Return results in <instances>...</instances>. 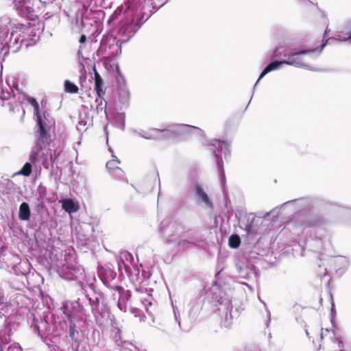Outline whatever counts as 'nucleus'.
<instances>
[{"instance_id": "1", "label": "nucleus", "mask_w": 351, "mask_h": 351, "mask_svg": "<svg viewBox=\"0 0 351 351\" xmlns=\"http://www.w3.org/2000/svg\"><path fill=\"white\" fill-rule=\"evenodd\" d=\"M47 127L48 126L45 122L39 118L36 145L32 149L29 158L32 163L40 161L45 169L49 168L48 156L51 154V150L48 148L49 136L47 132Z\"/></svg>"}, {"instance_id": "38", "label": "nucleus", "mask_w": 351, "mask_h": 351, "mask_svg": "<svg viewBox=\"0 0 351 351\" xmlns=\"http://www.w3.org/2000/svg\"><path fill=\"white\" fill-rule=\"evenodd\" d=\"M5 343L3 342L1 337H0V351H4L5 350Z\"/></svg>"}, {"instance_id": "45", "label": "nucleus", "mask_w": 351, "mask_h": 351, "mask_svg": "<svg viewBox=\"0 0 351 351\" xmlns=\"http://www.w3.org/2000/svg\"><path fill=\"white\" fill-rule=\"evenodd\" d=\"M85 40H86L85 36H82L81 38H80V42H83Z\"/></svg>"}, {"instance_id": "26", "label": "nucleus", "mask_w": 351, "mask_h": 351, "mask_svg": "<svg viewBox=\"0 0 351 351\" xmlns=\"http://www.w3.org/2000/svg\"><path fill=\"white\" fill-rule=\"evenodd\" d=\"M95 86L97 93L99 96H101L104 94V91L103 90V80L98 73H95Z\"/></svg>"}, {"instance_id": "22", "label": "nucleus", "mask_w": 351, "mask_h": 351, "mask_svg": "<svg viewBox=\"0 0 351 351\" xmlns=\"http://www.w3.org/2000/svg\"><path fill=\"white\" fill-rule=\"evenodd\" d=\"M182 237H186L189 240H196L194 243H192V245H196L200 242H202V238L199 236L197 232L195 230H190L187 232H185Z\"/></svg>"}, {"instance_id": "50", "label": "nucleus", "mask_w": 351, "mask_h": 351, "mask_svg": "<svg viewBox=\"0 0 351 351\" xmlns=\"http://www.w3.org/2000/svg\"><path fill=\"white\" fill-rule=\"evenodd\" d=\"M341 351H343L342 350Z\"/></svg>"}, {"instance_id": "41", "label": "nucleus", "mask_w": 351, "mask_h": 351, "mask_svg": "<svg viewBox=\"0 0 351 351\" xmlns=\"http://www.w3.org/2000/svg\"><path fill=\"white\" fill-rule=\"evenodd\" d=\"M278 50H279V49H278V48H276V49H275V51H274V53H273V57H274V58H277V57H278V56H279V55H280V53L278 51Z\"/></svg>"}, {"instance_id": "20", "label": "nucleus", "mask_w": 351, "mask_h": 351, "mask_svg": "<svg viewBox=\"0 0 351 351\" xmlns=\"http://www.w3.org/2000/svg\"><path fill=\"white\" fill-rule=\"evenodd\" d=\"M30 209L27 203L23 202L19 207V217L22 221H28L30 219Z\"/></svg>"}, {"instance_id": "32", "label": "nucleus", "mask_w": 351, "mask_h": 351, "mask_svg": "<svg viewBox=\"0 0 351 351\" xmlns=\"http://www.w3.org/2000/svg\"><path fill=\"white\" fill-rule=\"evenodd\" d=\"M4 351H22V349L19 343H14L7 346L8 343H5Z\"/></svg>"}, {"instance_id": "4", "label": "nucleus", "mask_w": 351, "mask_h": 351, "mask_svg": "<svg viewBox=\"0 0 351 351\" xmlns=\"http://www.w3.org/2000/svg\"><path fill=\"white\" fill-rule=\"evenodd\" d=\"M181 226L174 221L164 219L161 221L159 232L164 241L167 243H176L181 237Z\"/></svg>"}, {"instance_id": "37", "label": "nucleus", "mask_w": 351, "mask_h": 351, "mask_svg": "<svg viewBox=\"0 0 351 351\" xmlns=\"http://www.w3.org/2000/svg\"><path fill=\"white\" fill-rule=\"evenodd\" d=\"M336 39L341 41H348L350 43H351V31L348 37L342 36L341 35H337Z\"/></svg>"}, {"instance_id": "33", "label": "nucleus", "mask_w": 351, "mask_h": 351, "mask_svg": "<svg viewBox=\"0 0 351 351\" xmlns=\"http://www.w3.org/2000/svg\"><path fill=\"white\" fill-rule=\"evenodd\" d=\"M29 101L34 107L35 113L37 117V123L38 124L39 118L42 120L41 116L39 114L38 112V104L34 98H30Z\"/></svg>"}, {"instance_id": "14", "label": "nucleus", "mask_w": 351, "mask_h": 351, "mask_svg": "<svg viewBox=\"0 0 351 351\" xmlns=\"http://www.w3.org/2000/svg\"><path fill=\"white\" fill-rule=\"evenodd\" d=\"M13 5L18 14L22 16H27L34 11L30 0H14Z\"/></svg>"}, {"instance_id": "9", "label": "nucleus", "mask_w": 351, "mask_h": 351, "mask_svg": "<svg viewBox=\"0 0 351 351\" xmlns=\"http://www.w3.org/2000/svg\"><path fill=\"white\" fill-rule=\"evenodd\" d=\"M114 293L112 294L114 300H117V306L121 311L125 312L127 310V302L130 298V292L125 290L121 286H114L112 287Z\"/></svg>"}, {"instance_id": "42", "label": "nucleus", "mask_w": 351, "mask_h": 351, "mask_svg": "<svg viewBox=\"0 0 351 351\" xmlns=\"http://www.w3.org/2000/svg\"><path fill=\"white\" fill-rule=\"evenodd\" d=\"M267 318H268V319L266 321L265 325H266L267 327H268L269 324V322H270V313H269V311L268 310H267Z\"/></svg>"}, {"instance_id": "8", "label": "nucleus", "mask_w": 351, "mask_h": 351, "mask_svg": "<svg viewBox=\"0 0 351 351\" xmlns=\"http://www.w3.org/2000/svg\"><path fill=\"white\" fill-rule=\"evenodd\" d=\"M315 50L316 49L291 51L287 49L284 53V57L286 58V59L283 60V62H285L286 64L291 65L295 67L308 68V66L304 63L302 56L310 53L315 51Z\"/></svg>"}, {"instance_id": "3", "label": "nucleus", "mask_w": 351, "mask_h": 351, "mask_svg": "<svg viewBox=\"0 0 351 351\" xmlns=\"http://www.w3.org/2000/svg\"><path fill=\"white\" fill-rule=\"evenodd\" d=\"M29 29L23 27L19 24L15 26L11 31L10 35H8L9 29L5 26L0 25V45H3L8 49L13 48L14 50L21 47L22 43H25V34Z\"/></svg>"}, {"instance_id": "39", "label": "nucleus", "mask_w": 351, "mask_h": 351, "mask_svg": "<svg viewBox=\"0 0 351 351\" xmlns=\"http://www.w3.org/2000/svg\"><path fill=\"white\" fill-rule=\"evenodd\" d=\"M118 265H119V270H121V268H122L123 265L125 268L126 271L128 270V267L125 265V264L124 263L123 261H121V263L119 261L118 262Z\"/></svg>"}, {"instance_id": "35", "label": "nucleus", "mask_w": 351, "mask_h": 351, "mask_svg": "<svg viewBox=\"0 0 351 351\" xmlns=\"http://www.w3.org/2000/svg\"><path fill=\"white\" fill-rule=\"evenodd\" d=\"M8 97H9V93L8 92H5L3 90L2 84L0 82V99L3 100V99H8Z\"/></svg>"}, {"instance_id": "11", "label": "nucleus", "mask_w": 351, "mask_h": 351, "mask_svg": "<svg viewBox=\"0 0 351 351\" xmlns=\"http://www.w3.org/2000/svg\"><path fill=\"white\" fill-rule=\"evenodd\" d=\"M193 191L196 201L199 204L204 205L208 208H213V202L201 184L195 183L193 186Z\"/></svg>"}, {"instance_id": "28", "label": "nucleus", "mask_w": 351, "mask_h": 351, "mask_svg": "<svg viewBox=\"0 0 351 351\" xmlns=\"http://www.w3.org/2000/svg\"><path fill=\"white\" fill-rule=\"evenodd\" d=\"M64 88L66 92L70 93H77L79 90L78 87L75 84L71 82L69 80L65 81Z\"/></svg>"}, {"instance_id": "15", "label": "nucleus", "mask_w": 351, "mask_h": 351, "mask_svg": "<svg viewBox=\"0 0 351 351\" xmlns=\"http://www.w3.org/2000/svg\"><path fill=\"white\" fill-rule=\"evenodd\" d=\"M91 306V312L97 324H102V314L99 309V298L98 296L87 297Z\"/></svg>"}, {"instance_id": "43", "label": "nucleus", "mask_w": 351, "mask_h": 351, "mask_svg": "<svg viewBox=\"0 0 351 351\" xmlns=\"http://www.w3.org/2000/svg\"><path fill=\"white\" fill-rule=\"evenodd\" d=\"M137 311H138L137 308H131L132 313L136 314Z\"/></svg>"}, {"instance_id": "46", "label": "nucleus", "mask_w": 351, "mask_h": 351, "mask_svg": "<svg viewBox=\"0 0 351 351\" xmlns=\"http://www.w3.org/2000/svg\"><path fill=\"white\" fill-rule=\"evenodd\" d=\"M325 45H326V43H324V44L322 45L321 48H320V49L319 51V53L322 51V50L323 49V48L324 47Z\"/></svg>"}, {"instance_id": "31", "label": "nucleus", "mask_w": 351, "mask_h": 351, "mask_svg": "<svg viewBox=\"0 0 351 351\" xmlns=\"http://www.w3.org/2000/svg\"><path fill=\"white\" fill-rule=\"evenodd\" d=\"M122 8H117L114 12L112 14V15L110 16L108 23L110 24L112 22L114 21L116 19L119 18V16H121L122 13Z\"/></svg>"}, {"instance_id": "21", "label": "nucleus", "mask_w": 351, "mask_h": 351, "mask_svg": "<svg viewBox=\"0 0 351 351\" xmlns=\"http://www.w3.org/2000/svg\"><path fill=\"white\" fill-rule=\"evenodd\" d=\"M15 189V184L9 179L3 180L0 182V192L10 193Z\"/></svg>"}, {"instance_id": "44", "label": "nucleus", "mask_w": 351, "mask_h": 351, "mask_svg": "<svg viewBox=\"0 0 351 351\" xmlns=\"http://www.w3.org/2000/svg\"><path fill=\"white\" fill-rule=\"evenodd\" d=\"M251 227H252V226H251L250 224V225H247V226H246L245 230H247V232H250V230H251Z\"/></svg>"}, {"instance_id": "18", "label": "nucleus", "mask_w": 351, "mask_h": 351, "mask_svg": "<svg viewBox=\"0 0 351 351\" xmlns=\"http://www.w3.org/2000/svg\"><path fill=\"white\" fill-rule=\"evenodd\" d=\"M59 203L61 204L62 209L69 213H75L79 209L77 202L71 199H62L59 201Z\"/></svg>"}, {"instance_id": "6", "label": "nucleus", "mask_w": 351, "mask_h": 351, "mask_svg": "<svg viewBox=\"0 0 351 351\" xmlns=\"http://www.w3.org/2000/svg\"><path fill=\"white\" fill-rule=\"evenodd\" d=\"M210 145L211 146L210 150L213 152L214 156L216 158V162L219 170L221 176L223 179L225 177V173L223 171V165L222 160V156H219V153L221 152V154L224 156L226 158L227 156L229 155V147L230 143L226 141H221L217 139L212 140L210 143Z\"/></svg>"}, {"instance_id": "7", "label": "nucleus", "mask_w": 351, "mask_h": 351, "mask_svg": "<svg viewBox=\"0 0 351 351\" xmlns=\"http://www.w3.org/2000/svg\"><path fill=\"white\" fill-rule=\"evenodd\" d=\"M136 21L134 18L122 21L118 30L121 43L128 41L141 27V24Z\"/></svg>"}, {"instance_id": "25", "label": "nucleus", "mask_w": 351, "mask_h": 351, "mask_svg": "<svg viewBox=\"0 0 351 351\" xmlns=\"http://www.w3.org/2000/svg\"><path fill=\"white\" fill-rule=\"evenodd\" d=\"M119 163H120V161L118 159H114L111 161H108L106 163V168L110 171H111V173L114 171L117 173L118 176H121L123 172L119 167L116 166L117 164H119Z\"/></svg>"}, {"instance_id": "30", "label": "nucleus", "mask_w": 351, "mask_h": 351, "mask_svg": "<svg viewBox=\"0 0 351 351\" xmlns=\"http://www.w3.org/2000/svg\"><path fill=\"white\" fill-rule=\"evenodd\" d=\"M32 162H26L18 174L29 176L32 172Z\"/></svg>"}, {"instance_id": "29", "label": "nucleus", "mask_w": 351, "mask_h": 351, "mask_svg": "<svg viewBox=\"0 0 351 351\" xmlns=\"http://www.w3.org/2000/svg\"><path fill=\"white\" fill-rule=\"evenodd\" d=\"M229 245L232 248H237L239 246L241 240L238 235H231L228 240Z\"/></svg>"}, {"instance_id": "5", "label": "nucleus", "mask_w": 351, "mask_h": 351, "mask_svg": "<svg viewBox=\"0 0 351 351\" xmlns=\"http://www.w3.org/2000/svg\"><path fill=\"white\" fill-rule=\"evenodd\" d=\"M64 319L67 323H76L85 317V310L77 302H66L62 307Z\"/></svg>"}, {"instance_id": "36", "label": "nucleus", "mask_w": 351, "mask_h": 351, "mask_svg": "<svg viewBox=\"0 0 351 351\" xmlns=\"http://www.w3.org/2000/svg\"><path fill=\"white\" fill-rule=\"evenodd\" d=\"M7 302V297L5 295L3 290L1 288H0V305L5 304Z\"/></svg>"}, {"instance_id": "13", "label": "nucleus", "mask_w": 351, "mask_h": 351, "mask_svg": "<svg viewBox=\"0 0 351 351\" xmlns=\"http://www.w3.org/2000/svg\"><path fill=\"white\" fill-rule=\"evenodd\" d=\"M236 267L241 278L248 280L256 276L254 266L246 261H238Z\"/></svg>"}, {"instance_id": "49", "label": "nucleus", "mask_w": 351, "mask_h": 351, "mask_svg": "<svg viewBox=\"0 0 351 351\" xmlns=\"http://www.w3.org/2000/svg\"><path fill=\"white\" fill-rule=\"evenodd\" d=\"M112 156L113 158H116V157H115V156H114L113 154H112Z\"/></svg>"}, {"instance_id": "24", "label": "nucleus", "mask_w": 351, "mask_h": 351, "mask_svg": "<svg viewBox=\"0 0 351 351\" xmlns=\"http://www.w3.org/2000/svg\"><path fill=\"white\" fill-rule=\"evenodd\" d=\"M289 204H294L300 209H304L309 205V200L306 198H301L298 199L288 201L283 204L282 206Z\"/></svg>"}, {"instance_id": "23", "label": "nucleus", "mask_w": 351, "mask_h": 351, "mask_svg": "<svg viewBox=\"0 0 351 351\" xmlns=\"http://www.w3.org/2000/svg\"><path fill=\"white\" fill-rule=\"evenodd\" d=\"M47 325L48 324L45 320L40 319L38 321L34 319L32 326L34 331L36 332L39 336L42 337L41 332L44 328H47Z\"/></svg>"}, {"instance_id": "17", "label": "nucleus", "mask_w": 351, "mask_h": 351, "mask_svg": "<svg viewBox=\"0 0 351 351\" xmlns=\"http://www.w3.org/2000/svg\"><path fill=\"white\" fill-rule=\"evenodd\" d=\"M203 303V300L201 296H198L192 300L189 304V316L195 318L197 314L199 312Z\"/></svg>"}, {"instance_id": "40", "label": "nucleus", "mask_w": 351, "mask_h": 351, "mask_svg": "<svg viewBox=\"0 0 351 351\" xmlns=\"http://www.w3.org/2000/svg\"><path fill=\"white\" fill-rule=\"evenodd\" d=\"M145 301H146V302H147V303H146V304H145V307L146 311H147L148 313H150V311H149V308H148L147 305L151 306V305H152V302H151L150 301L147 300H146Z\"/></svg>"}, {"instance_id": "34", "label": "nucleus", "mask_w": 351, "mask_h": 351, "mask_svg": "<svg viewBox=\"0 0 351 351\" xmlns=\"http://www.w3.org/2000/svg\"><path fill=\"white\" fill-rule=\"evenodd\" d=\"M76 323H69V335L73 338L77 331L75 329Z\"/></svg>"}, {"instance_id": "12", "label": "nucleus", "mask_w": 351, "mask_h": 351, "mask_svg": "<svg viewBox=\"0 0 351 351\" xmlns=\"http://www.w3.org/2000/svg\"><path fill=\"white\" fill-rule=\"evenodd\" d=\"M298 223L300 226L306 228L317 227L323 223L320 217L313 215H300L298 218Z\"/></svg>"}, {"instance_id": "19", "label": "nucleus", "mask_w": 351, "mask_h": 351, "mask_svg": "<svg viewBox=\"0 0 351 351\" xmlns=\"http://www.w3.org/2000/svg\"><path fill=\"white\" fill-rule=\"evenodd\" d=\"M285 64V62H283V60L282 61H274V62H271V63H269L264 69L263 71H262V73H261L258 80L256 81V84H255V86L257 85V84L258 83V82L260 81V80L261 78H263L267 73H268L269 72L271 71H274V70H276L277 69H278V67L281 65V64Z\"/></svg>"}, {"instance_id": "10", "label": "nucleus", "mask_w": 351, "mask_h": 351, "mask_svg": "<svg viewBox=\"0 0 351 351\" xmlns=\"http://www.w3.org/2000/svg\"><path fill=\"white\" fill-rule=\"evenodd\" d=\"M217 302L221 306L219 310L225 313L222 318V324L224 327L228 328L231 326L232 320L230 300L228 298H223L222 296H221L219 299L217 300Z\"/></svg>"}, {"instance_id": "16", "label": "nucleus", "mask_w": 351, "mask_h": 351, "mask_svg": "<svg viewBox=\"0 0 351 351\" xmlns=\"http://www.w3.org/2000/svg\"><path fill=\"white\" fill-rule=\"evenodd\" d=\"M79 274H80V270L75 267L62 268L59 271L60 276L67 280L77 279Z\"/></svg>"}, {"instance_id": "48", "label": "nucleus", "mask_w": 351, "mask_h": 351, "mask_svg": "<svg viewBox=\"0 0 351 351\" xmlns=\"http://www.w3.org/2000/svg\"><path fill=\"white\" fill-rule=\"evenodd\" d=\"M123 128H124V123H123V124H122V128L123 129Z\"/></svg>"}, {"instance_id": "2", "label": "nucleus", "mask_w": 351, "mask_h": 351, "mask_svg": "<svg viewBox=\"0 0 351 351\" xmlns=\"http://www.w3.org/2000/svg\"><path fill=\"white\" fill-rule=\"evenodd\" d=\"M193 130L196 131L199 135L204 134V132L201 129L185 124L173 125L170 128L163 130L156 128L150 129L148 131L142 130L139 134L146 139L163 140L189 134Z\"/></svg>"}, {"instance_id": "47", "label": "nucleus", "mask_w": 351, "mask_h": 351, "mask_svg": "<svg viewBox=\"0 0 351 351\" xmlns=\"http://www.w3.org/2000/svg\"><path fill=\"white\" fill-rule=\"evenodd\" d=\"M174 313H176L175 311H174ZM175 318H176V320L178 322V324L180 325V322L178 321L176 314H175Z\"/></svg>"}, {"instance_id": "27", "label": "nucleus", "mask_w": 351, "mask_h": 351, "mask_svg": "<svg viewBox=\"0 0 351 351\" xmlns=\"http://www.w3.org/2000/svg\"><path fill=\"white\" fill-rule=\"evenodd\" d=\"M196 240H189L186 237H182V239H180V238L178 239V241L176 242L177 243L178 246L182 250H186L189 248V245H192V243H194Z\"/></svg>"}]
</instances>
